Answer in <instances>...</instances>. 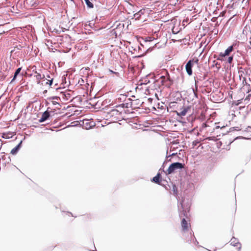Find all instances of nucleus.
I'll return each instance as SVG.
<instances>
[{"label": "nucleus", "mask_w": 251, "mask_h": 251, "mask_svg": "<svg viewBox=\"0 0 251 251\" xmlns=\"http://www.w3.org/2000/svg\"><path fill=\"white\" fill-rule=\"evenodd\" d=\"M52 80H53V79L51 78L50 79H49V80H47L46 82H45V83L46 84H49L50 85H51L52 83Z\"/></svg>", "instance_id": "obj_21"}, {"label": "nucleus", "mask_w": 251, "mask_h": 251, "mask_svg": "<svg viewBox=\"0 0 251 251\" xmlns=\"http://www.w3.org/2000/svg\"><path fill=\"white\" fill-rule=\"evenodd\" d=\"M35 76H36V79L38 80H40V79L43 78L42 75L40 74H39V73H37L36 75Z\"/></svg>", "instance_id": "obj_17"}, {"label": "nucleus", "mask_w": 251, "mask_h": 251, "mask_svg": "<svg viewBox=\"0 0 251 251\" xmlns=\"http://www.w3.org/2000/svg\"><path fill=\"white\" fill-rule=\"evenodd\" d=\"M184 164H182L179 162H176L171 164L168 170H167V173L168 174H171L177 171H179L184 168Z\"/></svg>", "instance_id": "obj_2"}, {"label": "nucleus", "mask_w": 251, "mask_h": 251, "mask_svg": "<svg viewBox=\"0 0 251 251\" xmlns=\"http://www.w3.org/2000/svg\"><path fill=\"white\" fill-rule=\"evenodd\" d=\"M235 45V44H233L232 45L228 47L227 49L226 50L224 53L221 52V55L223 56H226L229 55V54L233 50V47Z\"/></svg>", "instance_id": "obj_6"}, {"label": "nucleus", "mask_w": 251, "mask_h": 251, "mask_svg": "<svg viewBox=\"0 0 251 251\" xmlns=\"http://www.w3.org/2000/svg\"><path fill=\"white\" fill-rule=\"evenodd\" d=\"M245 87H248V91L249 92V85L244 86V87L243 88V89H244Z\"/></svg>", "instance_id": "obj_24"}, {"label": "nucleus", "mask_w": 251, "mask_h": 251, "mask_svg": "<svg viewBox=\"0 0 251 251\" xmlns=\"http://www.w3.org/2000/svg\"><path fill=\"white\" fill-rule=\"evenodd\" d=\"M232 61H233V56H229L228 57L227 62L228 63L231 64L232 63Z\"/></svg>", "instance_id": "obj_20"}, {"label": "nucleus", "mask_w": 251, "mask_h": 251, "mask_svg": "<svg viewBox=\"0 0 251 251\" xmlns=\"http://www.w3.org/2000/svg\"><path fill=\"white\" fill-rule=\"evenodd\" d=\"M213 66H215L218 70H219L221 67L220 64L218 63L216 61H213Z\"/></svg>", "instance_id": "obj_16"}, {"label": "nucleus", "mask_w": 251, "mask_h": 251, "mask_svg": "<svg viewBox=\"0 0 251 251\" xmlns=\"http://www.w3.org/2000/svg\"><path fill=\"white\" fill-rule=\"evenodd\" d=\"M180 205H181V209L179 207V205H178V209H179V210L180 211V212H179V216L180 217H182L183 216H185V217H187L188 216V211H187V209H185L184 207H183V203H182V202H181L180 203Z\"/></svg>", "instance_id": "obj_5"}, {"label": "nucleus", "mask_w": 251, "mask_h": 251, "mask_svg": "<svg viewBox=\"0 0 251 251\" xmlns=\"http://www.w3.org/2000/svg\"><path fill=\"white\" fill-rule=\"evenodd\" d=\"M225 56H223L221 55V53L219 54V56L217 57V60H220V61H224V57Z\"/></svg>", "instance_id": "obj_18"}, {"label": "nucleus", "mask_w": 251, "mask_h": 251, "mask_svg": "<svg viewBox=\"0 0 251 251\" xmlns=\"http://www.w3.org/2000/svg\"><path fill=\"white\" fill-rule=\"evenodd\" d=\"M194 65V61L192 60H189L186 65L185 68L187 74L191 75L192 74V68Z\"/></svg>", "instance_id": "obj_4"}, {"label": "nucleus", "mask_w": 251, "mask_h": 251, "mask_svg": "<svg viewBox=\"0 0 251 251\" xmlns=\"http://www.w3.org/2000/svg\"><path fill=\"white\" fill-rule=\"evenodd\" d=\"M190 109V108L189 106H184L178 110V111L177 112V114L181 117L184 116Z\"/></svg>", "instance_id": "obj_3"}, {"label": "nucleus", "mask_w": 251, "mask_h": 251, "mask_svg": "<svg viewBox=\"0 0 251 251\" xmlns=\"http://www.w3.org/2000/svg\"><path fill=\"white\" fill-rule=\"evenodd\" d=\"M245 131H246L247 132H251V126H249L248 127H247Z\"/></svg>", "instance_id": "obj_22"}, {"label": "nucleus", "mask_w": 251, "mask_h": 251, "mask_svg": "<svg viewBox=\"0 0 251 251\" xmlns=\"http://www.w3.org/2000/svg\"><path fill=\"white\" fill-rule=\"evenodd\" d=\"M160 176V174H159V173L157 174V175L153 178L152 181L156 183H159Z\"/></svg>", "instance_id": "obj_13"}, {"label": "nucleus", "mask_w": 251, "mask_h": 251, "mask_svg": "<svg viewBox=\"0 0 251 251\" xmlns=\"http://www.w3.org/2000/svg\"><path fill=\"white\" fill-rule=\"evenodd\" d=\"M109 114L111 116H115L116 117L118 118V117L121 115V113L117 109H112V110L110 111Z\"/></svg>", "instance_id": "obj_12"}, {"label": "nucleus", "mask_w": 251, "mask_h": 251, "mask_svg": "<svg viewBox=\"0 0 251 251\" xmlns=\"http://www.w3.org/2000/svg\"><path fill=\"white\" fill-rule=\"evenodd\" d=\"M249 38L251 40V32H250V33Z\"/></svg>", "instance_id": "obj_25"}, {"label": "nucleus", "mask_w": 251, "mask_h": 251, "mask_svg": "<svg viewBox=\"0 0 251 251\" xmlns=\"http://www.w3.org/2000/svg\"><path fill=\"white\" fill-rule=\"evenodd\" d=\"M230 244L232 246L237 247L238 246V245H239V246L238 247L239 249L238 251L241 249V246L239 243L238 240L235 238L233 237V238L231 239V240H230Z\"/></svg>", "instance_id": "obj_9"}, {"label": "nucleus", "mask_w": 251, "mask_h": 251, "mask_svg": "<svg viewBox=\"0 0 251 251\" xmlns=\"http://www.w3.org/2000/svg\"><path fill=\"white\" fill-rule=\"evenodd\" d=\"M152 40V37H147V41H151Z\"/></svg>", "instance_id": "obj_23"}, {"label": "nucleus", "mask_w": 251, "mask_h": 251, "mask_svg": "<svg viewBox=\"0 0 251 251\" xmlns=\"http://www.w3.org/2000/svg\"><path fill=\"white\" fill-rule=\"evenodd\" d=\"M21 70V68H18L16 71H15V74H14V77L12 80V81H13L14 79H15V78H16L17 76L19 75V74L20 73V71Z\"/></svg>", "instance_id": "obj_14"}, {"label": "nucleus", "mask_w": 251, "mask_h": 251, "mask_svg": "<svg viewBox=\"0 0 251 251\" xmlns=\"http://www.w3.org/2000/svg\"><path fill=\"white\" fill-rule=\"evenodd\" d=\"M49 116H50V113L49 112H48L47 111L44 112L42 114V117L39 119V122L40 123H42V122L45 121L46 120H47L48 119V118L49 117Z\"/></svg>", "instance_id": "obj_8"}, {"label": "nucleus", "mask_w": 251, "mask_h": 251, "mask_svg": "<svg viewBox=\"0 0 251 251\" xmlns=\"http://www.w3.org/2000/svg\"><path fill=\"white\" fill-rule=\"evenodd\" d=\"M196 83H197V82H196V81L195 80V84H196ZM197 89H198V87H197V85H196L195 90L194 89H193V92H194V95H195V96L196 97H197V92H196V91H197Z\"/></svg>", "instance_id": "obj_19"}, {"label": "nucleus", "mask_w": 251, "mask_h": 251, "mask_svg": "<svg viewBox=\"0 0 251 251\" xmlns=\"http://www.w3.org/2000/svg\"><path fill=\"white\" fill-rule=\"evenodd\" d=\"M84 1L88 7L93 8L94 5L89 1V0H84Z\"/></svg>", "instance_id": "obj_15"}, {"label": "nucleus", "mask_w": 251, "mask_h": 251, "mask_svg": "<svg viewBox=\"0 0 251 251\" xmlns=\"http://www.w3.org/2000/svg\"><path fill=\"white\" fill-rule=\"evenodd\" d=\"M162 73L163 75L160 77L162 84L170 87L173 83V79L171 78L168 72L166 70L162 71Z\"/></svg>", "instance_id": "obj_1"}, {"label": "nucleus", "mask_w": 251, "mask_h": 251, "mask_svg": "<svg viewBox=\"0 0 251 251\" xmlns=\"http://www.w3.org/2000/svg\"><path fill=\"white\" fill-rule=\"evenodd\" d=\"M0 144L1 145H2V143H1V141L0 140Z\"/></svg>", "instance_id": "obj_26"}, {"label": "nucleus", "mask_w": 251, "mask_h": 251, "mask_svg": "<svg viewBox=\"0 0 251 251\" xmlns=\"http://www.w3.org/2000/svg\"><path fill=\"white\" fill-rule=\"evenodd\" d=\"M22 143V141H21L18 145H17L15 148H14L11 151V153L12 154L15 155L17 153V152L19 150L20 148H21Z\"/></svg>", "instance_id": "obj_11"}, {"label": "nucleus", "mask_w": 251, "mask_h": 251, "mask_svg": "<svg viewBox=\"0 0 251 251\" xmlns=\"http://www.w3.org/2000/svg\"><path fill=\"white\" fill-rule=\"evenodd\" d=\"M149 10L148 9L143 8L141 9L139 12L134 14V17L136 18H138L142 15L145 13H148Z\"/></svg>", "instance_id": "obj_7"}, {"label": "nucleus", "mask_w": 251, "mask_h": 251, "mask_svg": "<svg viewBox=\"0 0 251 251\" xmlns=\"http://www.w3.org/2000/svg\"><path fill=\"white\" fill-rule=\"evenodd\" d=\"M189 224L184 218L181 221V226L183 231H187L189 228Z\"/></svg>", "instance_id": "obj_10"}]
</instances>
